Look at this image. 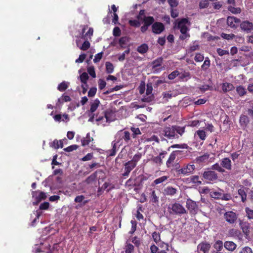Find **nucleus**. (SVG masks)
I'll return each instance as SVG.
<instances>
[{"instance_id": "c03bdc74", "label": "nucleus", "mask_w": 253, "mask_h": 253, "mask_svg": "<svg viewBox=\"0 0 253 253\" xmlns=\"http://www.w3.org/2000/svg\"><path fill=\"white\" fill-rule=\"evenodd\" d=\"M211 61L208 57H206L204 63L201 66V68L204 71H206L210 66Z\"/></svg>"}, {"instance_id": "09e8293b", "label": "nucleus", "mask_w": 253, "mask_h": 253, "mask_svg": "<svg viewBox=\"0 0 253 253\" xmlns=\"http://www.w3.org/2000/svg\"><path fill=\"white\" fill-rule=\"evenodd\" d=\"M229 11L233 14H239L241 12V9L239 7H235L233 6H229L228 7Z\"/></svg>"}, {"instance_id": "f3484780", "label": "nucleus", "mask_w": 253, "mask_h": 253, "mask_svg": "<svg viewBox=\"0 0 253 253\" xmlns=\"http://www.w3.org/2000/svg\"><path fill=\"white\" fill-rule=\"evenodd\" d=\"M249 118L247 116L245 115H241L239 119V123L241 127L243 130L247 129V126L249 124Z\"/></svg>"}, {"instance_id": "f704fd0d", "label": "nucleus", "mask_w": 253, "mask_h": 253, "mask_svg": "<svg viewBox=\"0 0 253 253\" xmlns=\"http://www.w3.org/2000/svg\"><path fill=\"white\" fill-rule=\"evenodd\" d=\"M213 247L215 251L213 252H220L223 249V243L220 240L217 241L213 245Z\"/></svg>"}, {"instance_id": "0e129e2a", "label": "nucleus", "mask_w": 253, "mask_h": 253, "mask_svg": "<svg viewBox=\"0 0 253 253\" xmlns=\"http://www.w3.org/2000/svg\"><path fill=\"white\" fill-rule=\"evenodd\" d=\"M216 51L218 54L220 56L229 54V51L228 50L222 49L221 48H218Z\"/></svg>"}, {"instance_id": "de8ad7c7", "label": "nucleus", "mask_w": 253, "mask_h": 253, "mask_svg": "<svg viewBox=\"0 0 253 253\" xmlns=\"http://www.w3.org/2000/svg\"><path fill=\"white\" fill-rule=\"evenodd\" d=\"M211 168L212 169L216 170L218 172L223 173L225 172V169L222 168L221 165H219L218 163H215L211 166Z\"/></svg>"}, {"instance_id": "4468645a", "label": "nucleus", "mask_w": 253, "mask_h": 253, "mask_svg": "<svg viewBox=\"0 0 253 253\" xmlns=\"http://www.w3.org/2000/svg\"><path fill=\"white\" fill-rule=\"evenodd\" d=\"M136 167V164L131 162V161H128L125 164V172L122 174L124 177L128 176L130 171Z\"/></svg>"}, {"instance_id": "1a4fd4ad", "label": "nucleus", "mask_w": 253, "mask_h": 253, "mask_svg": "<svg viewBox=\"0 0 253 253\" xmlns=\"http://www.w3.org/2000/svg\"><path fill=\"white\" fill-rule=\"evenodd\" d=\"M151 25L152 31L155 34H160L165 29V25L160 22H154Z\"/></svg>"}, {"instance_id": "5701e85b", "label": "nucleus", "mask_w": 253, "mask_h": 253, "mask_svg": "<svg viewBox=\"0 0 253 253\" xmlns=\"http://www.w3.org/2000/svg\"><path fill=\"white\" fill-rule=\"evenodd\" d=\"M177 192V189L171 186H169L166 187L163 191V193L165 195L173 196Z\"/></svg>"}, {"instance_id": "a18cd8bd", "label": "nucleus", "mask_w": 253, "mask_h": 253, "mask_svg": "<svg viewBox=\"0 0 253 253\" xmlns=\"http://www.w3.org/2000/svg\"><path fill=\"white\" fill-rule=\"evenodd\" d=\"M201 140H205L206 138V132L203 130H198L196 133Z\"/></svg>"}, {"instance_id": "2f4dec72", "label": "nucleus", "mask_w": 253, "mask_h": 253, "mask_svg": "<svg viewBox=\"0 0 253 253\" xmlns=\"http://www.w3.org/2000/svg\"><path fill=\"white\" fill-rule=\"evenodd\" d=\"M149 49L148 45L146 43H143L137 47V51L141 53H146Z\"/></svg>"}, {"instance_id": "864d4df0", "label": "nucleus", "mask_w": 253, "mask_h": 253, "mask_svg": "<svg viewBox=\"0 0 253 253\" xmlns=\"http://www.w3.org/2000/svg\"><path fill=\"white\" fill-rule=\"evenodd\" d=\"M93 29L92 28H89L88 31L85 34H83L82 39L87 40L88 38H90V37L93 35Z\"/></svg>"}, {"instance_id": "338daca9", "label": "nucleus", "mask_w": 253, "mask_h": 253, "mask_svg": "<svg viewBox=\"0 0 253 253\" xmlns=\"http://www.w3.org/2000/svg\"><path fill=\"white\" fill-rule=\"evenodd\" d=\"M221 37L224 39L229 40L233 39L235 37V35L233 34H227L222 33L221 34Z\"/></svg>"}, {"instance_id": "774afa93", "label": "nucleus", "mask_w": 253, "mask_h": 253, "mask_svg": "<svg viewBox=\"0 0 253 253\" xmlns=\"http://www.w3.org/2000/svg\"><path fill=\"white\" fill-rule=\"evenodd\" d=\"M239 253H253L252 249L249 247H245L242 249Z\"/></svg>"}, {"instance_id": "6ab92c4d", "label": "nucleus", "mask_w": 253, "mask_h": 253, "mask_svg": "<svg viewBox=\"0 0 253 253\" xmlns=\"http://www.w3.org/2000/svg\"><path fill=\"white\" fill-rule=\"evenodd\" d=\"M220 165L223 169H225L229 170L232 169L231 161L228 158H224L222 159L221 161Z\"/></svg>"}, {"instance_id": "4d7b16f0", "label": "nucleus", "mask_w": 253, "mask_h": 253, "mask_svg": "<svg viewBox=\"0 0 253 253\" xmlns=\"http://www.w3.org/2000/svg\"><path fill=\"white\" fill-rule=\"evenodd\" d=\"M90 44L89 42L87 40H85L80 48L81 49L85 51L88 49L90 47Z\"/></svg>"}, {"instance_id": "cd10ccee", "label": "nucleus", "mask_w": 253, "mask_h": 253, "mask_svg": "<svg viewBox=\"0 0 253 253\" xmlns=\"http://www.w3.org/2000/svg\"><path fill=\"white\" fill-rule=\"evenodd\" d=\"M180 32L182 34L180 35L179 37V39L181 40H184L187 38L190 37V35L187 34V32L188 31V29L187 27H181V28L179 29Z\"/></svg>"}, {"instance_id": "49530a36", "label": "nucleus", "mask_w": 253, "mask_h": 253, "mask_svg": "<svg viewBox=\"0 0 253 253\" xmlns=\"http://www.w3.org/2000/svg\"><path fill=\"white\" fill-rule=\"evenodd\" d=\"M150 201L154 203L157 204L159 201V197L156 194L155 191L153 190L150 197Z\"/></svg>"}, {"instance_id": "603ef678", "label": "nucleus", "mask_w": 253, "mask_h": 253, "mask_svg": "<svg viewBox=\"0 0 253 253\" xmlns=\"http://www.w3.org/2000/svg\"><path fill=\"white\" fill-rule=\"evenodd\" d=\"M130 130L133 132L132 136L134 138L136 137L137 135L141 134V131L138 127H131Z\"/></svg>"}, {"instance_id": "ddd939ff", "label": "nucleus", "mask_w": 253, "mask_h": 253, "mask_svg": "<svg viewBox=\"0 0 253 253\" xmlns=\"http://www.w3.org/2000/svg\"><path fill=\"white\" fill-rule=\"evenodd\" d=\"M204 179L208 181H213L216 180L218 178L217 173L212 170H208L205 171L203 174Z\"/></svg>"}, {"instance_id": "052dcab7", "label": "nucleus", "mask_w": 253, "mask_h": 253, "mask_svg": "<svg viewBox=\"0 0 253 253\" xmlns=\"http://www.w3.org/2000/svg\"><path fill=\"white\" fill-rule=\"evenodd\" d=\"M134 247L130 244H128L126 245L125 248L126 253H132L133 252Z\"/></svg>"}, {"instance_id": "bf43d9fd", "label": "nucleus", "mask_w": 253, "mask_h": 253, "mask_svg": "<svg viewBox=\"0 0 253 253\" xmlns=\"http://www.w3.org/2000/svg\"><path fill=\"white\" fill-rule=\"evenodd\" d=\"M178 76H179V78L180 79L183 80L186 78H190V74L189 72L184 71V72L179 73V74Z\"/></svg>"}, {"instance_id": "f8f14e48", "label": "nucleus", "mask_w": 253, "mask_h": 253, "mask_svg": "<svg viewBox=\"0 0 253 253\" xmlns=\"http://www.w3.org/2000/svg\"><path fill=\"white\" fill-rule=\"evenodd\" d=\"M240 22V19L234 16H228L227 19V25L232 28H237Z\"/></svg>"}, {"instance_id": "39448f33", "label": "nucleus", "mask_w": 253, "mask_h": 253, "mask_svg": "<svg viewBox=\"0 0 253 253\" xmlns=\"http://www.w3.org/2000/svg\"><path fill=\"white\" fill-rule=\"evenodd\" d=\"M210 196L215 199H221L225 201H228L232 199L230 194L224 193L223 191L222 190L219 191H211L210 192Z\"/></svg>"}, {"instance_id": "e2e57ef3", "label": "nucleus", "mask_w": 253, "mask_h": 253, "mask_svg": "<svg viewBox=\"0 0 253 253\" xmlns=\"http://www.w3.org/2000/svg\"><path fill=\"white\" fill-rule=\"evenodd\" d=\"M78 148L77 145H72L64 149V150L66 152H72L74 150H76Z\"/></svg>"}, {"instance_id": "6e6d98bb", "label": "nucleus", "mask_w": 253, "mask_h": 253, "mask_svg": "<svg viewBox=\"0 0 253 253\" xmlns=\"http://www.w3.org/2000/svg\"><path fill=\"white\" fill-rule=\"evenodd\" d=\"M142 156V155L140 153H138L134 155L132 159L130 161H131L132 163H134L137 165V163L140 160Z\"/></svg>"}, {"instance_id": "13d9d810", "label": "nucleus", "mask_w": 253, "mask_h": 253, "mask_svg": "<svg viewBox=\"0 0 253 253\" xmlns=\"http://www.w3.org/2000/svg\"><path fill=\"white\" fill-rule=\"evenodd\" d=\"M179 74V72L177 70H175L168 75V78L171 80H173L178 76Z\"/></svg>"}, {"instance_id": "c9c22d12", "label": "nucleus", "mask_w": 253, "mask_h": 253, "mask_svg": "<svg viewBox=\"0 0 253 253\" xmlns=\"http://www.w3.org/2000/svg\"><path fill=\"white\" fill-rule=\"evenodd\" d=\"M102 188L106 190L107 192H109L110 191L115 188V185L112 183L105 182L103 184Z\"/></svg>"}, {"instance_id": "dca6fc26", "label": "nucleus", "mask_w": 253, "mask_h": 253, "mask_svg": "<svg viewBox=\"0 0 253 253\" xmlns=\"http://www.w3.org/2000/svg\"><path fill=\"white\" fill-rule=\"evenodd\" d=\"M211 248V245L207 242H202L199 244L197 246L198 252H201L203 253H209Z\"/></svg>"}, {"instance_id": "f03ea898", "label": "nucleus", "mask_w": 253, "mask_h": 253, "mask_svg": "<svg viewBox=\"0 0 253 253\" xmlns=\"http://www.w3.org/2000/svg\"><path fill=\"white\" fill-rule=\"evenodd\" d=\"M136 19L143 22V25L141 27L140 30L143 33L146 32L149 26H150L155 21V19L151 16H146L145 10L141 9L138 14L136 16Z\"/></svg>"}, {"instance_id": "5fc2aeb1", "label": "nucleus", "mask_w": 253, "mask_h": 253, "mask_svg": "<svg viewBox=\"0 0 253 253\" xmlns=\"http://www.w3.org/2000/svg\"><path fill=\"white\" fill-rule=\"evenodd\" d=\"M87 71L88 73L92 78H95L96 77V73L95 72L94 67L93 66H90L87 67Z\"/></svg>"}, {"instance_id": "9b49d317", "label": "nucleus", "mask_w": 253, "mask_h": 253, "mask_svg": "<svg viewBox=\"0 0 253 253\" xmlns=\"http://www.w3.org/2000/svg\"><path fill=\"white\" fill-rule=\"evenodd\" d=\"M240 28L246 33H250L253 31V24L249 21H244L240 23Z\"/></svg>"}, {"instance_id": "393cba45", "label": "nucleus", "mask_w": 253, "mask_h": 253, "mask_svg": "<svg viewBox=\"0 0 253 253\" xmlns=\"http://www.w3.org/2000/svg\"><path fill=\"white\" fill-rule=\"evenodd\" d=\"M224 247L229 251H233L236 249L237 245L232 241H226L224 244Z\"/></svg>"}, {"instance_id": "37998d69", "label": "nucleus", "mask_w": 253, "mask_h": 253, "mask_svg": "<svg viewBox=\"0 0 253 253\" xmlns=\"http://www.w3.org/2000/svg\"><path fill=\"white\" fill-rule=\"evenodd\" d=\"M188 20L187 18H182L177 23V28L179 29L181 28V27H187L186 25V23H187Z\"/></svg>"}, {"instance_id": "c85d7f7f", "label": "nucleus", "mask_w": 253, "mask_h": 253, "mask_svg": "<svg viewBox=\"0 0 253 253\" xmlns=\"http://www.w3.org/2000/svg\"><path fill=\"white\" fill-rule=\"evenodd\" d=\"M100 103L99 100L97 98L95 99L90 104V112L91 113H94L98 108Z\"/></svg>"}, {"instance_id": "69168bd1", "label": "nucleus", "mask_w": 253, "mask_h": 253, "mask_svg": "<svg viewBox=\"0 0 253 253\" xmlns=\"http://www.w3.org/2000/svg\"><path fill=\"white\" fill-rule=\"evenodd\" d=\"M204 59L203 55L199 53H196L194 57V60L196 62H202Z\"/></svg>"}, {"instance_id": "7c9ffc66", "label": "nucleus", "mask_w": 253, "mask_h": 253, "mask_svg": "<svg viewBox=\"0 0 253 253\" xmlns=\"http://www.w3.org/2000/svg\"><path fill=\"white\" fill-rule=\"evenodd\" d=\"M93 140V138L90 137V134L88 133L85 138L82 140V145L83 146L88 145L89 143Z\"/></svg>"}, {"instance_id": "423d86ee", "label": "nucleus", "mask_w": 253, "mask_h": 253, "mask_svg": "<svg viewBox=\"0 0 253 253\" xmlns=\"http://www.w3.org/2000/svg\"><path fill=\"white\" fill-rule=\"evenodd\" d=\"M164 58L162 57H159L155 59L152 62V68L155 73H158L165 69V67L162 66Z\"/></svg>"}, {"instance_id": "680f3d73", "label": "nucleus", "mask_w": 253, "mask_h": 253, "mask_svg": "<svg viewBox=\"0 0 253 253\" xmlns=\"http://www.w3.org/2000/svg\"><path fill=\"white\" fill-rule=\"evenodd\" d=\"M97 88L95 87H91L88 92V96L89 97H93L96 93Z\"/></svg>"}, {"instance_id": "c756f323", "label": "nucleus", "mask_w": 253, "mask_h": 253, "mask_svg": "<svg viewBox=\"0 0 253 253\" xmlns=\"http://www.w3.org/2000/svg\"><path fill=\"white\" fill-rule=\"evenodd\" d=\"M193 184L196 186H199L202 184V181L199 179L198 175H192L188 178Z\"/></svg>"}, {"instance_id": "9d476101", "label": "nucleus", "mask_w": 253, "mask_h": 253, "mask_svg": "<svg viewBox=\"0 0 253 253\" xmlns=\"http://www.w3.org/2000/svg\"><path fill=\"white\" fill-rule=\"evenodd\" d=\"M195 168L194 165L187 164L181 169H178L177 171L179 173L183 175H188L191 173Z\"/></svg>"}, {"instance_id": "8fccbe9b", "label": "nucleus", "mask_w": 253, "mask_h": 253, "mask_svg": "<svg viewBox=\"0 0 253 253\" xmlns=\"http://www.w3.org/2000/svg\"><path fill=\"white\" fill-rule=\"evenodd\" d=\"M88 78V74L84 72L80 75L81 82L84 84H86Z\"/></svg>"}, {"instance_id": "6e6552de", "label": "nucleus", "mask_w": 253, "mask_h": 253, "mask_svg": "<svg viewBox=\"0 0 253 253\" xmlns=\"http://www.w3.org/2000/svg\"><path fill=\"white\" fill-rule=\"evenodd\" d=\"M32 196L34 199V205L39 204L42 200H44L46 198V194L42 191H35L32 192Z\"/></svg>"}, {"instance_id": "f257e3e1", "label": "nucleus", "mask_w": 253, "mask_h": 253, "mask_svg": "<svg viewBox=\"0 0 253 253\" xmlns=\"http://www.w3.org/2000/svg\"><path fill=\"white\" fill-rule=\"evenodd\" d=\"M185 132V127L178 126H166L161 131V135L168 139H178Z\"/></svg>"}, {"instance_id": "b1692460", "label": "nucleus", "mask_w": 253, "mask_h": 253, "mask_svg": "<svg viewBox=\"0 0 253 253\" xmlns=\"http://www.w3.org/2000/svg\"><path fill=\"white\" fill-rule=\"evenodd\" d=\"M246 188L244 186H242L238 190V194L241 199V201L245 203L247 200V193L245 191Z\"/></svg>"}, {"instance_id": "3c124183", "label": "nucleus", "mask_w": 253, "mask_h": 253, "mask_svg": "<svg viewBox=\"0 0 253 253\" xmlns=\"http://www.w3.org/2000/svg\"><path fill=\"white\" fill-rule=\"evenodd\" d=\"M128 24L130 26L134 27H139L141 25L140 22L137 19V20H129Z\"/></svg>"}, {"instance_id": "72a5a7b5", "label": "nucleus", "mask_w": 253, "mask_h": 253, "mask_svg": "<svg viewBox=\"0 0 253 253\" xmlns=\"http://www.w3.org/2000/svg\"><path fill=\"white\" fill-rule=\"evenodd\" d=\"M189 146L186 143H183L181 144H173L171 146L169 147L168 149V151H169L170 148H181V149H188Z\"/></svg>"}, {"instance_id": "a19ab883", "label": "nucleus", "mask_w": 253, "mask_h": 253, "mask_svg": "<svg viewBox=\"0 0 253 253\" xmlns=\"http://www.w3.org/2000/svg\"><path fill=\"white\" fill-rule=\"evenodd\" d=\"M112 148L108 151L107 153L109 156H114L116 154V143L114 141L112 142Z\"/></svg>"}, {"instance_id": "58836bf2", "label": "nucleus", "mask_w": 253, "mask_h": 253, "mask_svg": "<svg viewBox=\"0 0 253 253\" xmlns=\"http://www.w3.org/2000/svg\"><path fill=\"white\" fill-rule=\"evenodd\" d=\"M97 171H95L94 173L89 176L86 179L85 182L87 184H89L96 180L97 177Z\"/></svg>"}, {"instance_id": "4be33fe9", "label": "nucleus", "mask_w": 253, "mask_h": 253, "mask_svg": "<svg viewBox=\"0 0 253 253\" xmlns=\"http://www.w3.org/2000/svg\"><path fill=\"white\" fill-rule=\"evenodd\" d=\"M167 154V152L166 151H163L160 153L159 155L156 157H154L151 159L152 161L156 164H158L160 165L163 164V160H162V155H166Z\"/></svg>"}, {"instance_id": "412c9836", "label": "nucleus", "mask_w": 253, "mask_h": 253, "mask_svg": "<svg viewBox=\"0 0 253 253\" xmlns=\"http://www.w3.org/2000/svg\"><path fill=\"white\" fill-rule=\"evenodd\" d=\"M240 225L244 233L247 236L248 235L250 232V224L240 220Z\"/></svg>"}, {"instance_id": "a878e982", "label": "nucleus", "mask_w": 253, "mask_h": 253, "mask_svg": "<svg viewBox=\"0 0 253 253\" xmlns=\"http://www.w3.org/2000/svg\"><path fill=\"white\" fill-rule=\"evenodd\" d=\"M233 84L229 83H224L222 84V89L224 93L232 91L234 89Z\"/></svg>"}, {"instance_id": "2eb2a0df", "label": "nucleus", "mask_w": 253, "mask_h": 253, "mask_svg": "<svg viewBox=\"0 0 253 253\" xmlns=\"http://www.w3.org/2000/svg\"><path fill=\"white\" fill-rule=\"evenodd\" d=\"M224 216L226 221L230 224L234 223L237 219L236 214L233 211L226 212Z\"/></svg>"}, {"instance_id": "20e7f679", "label": "nucleus", "mask_w": 253, "mask_h": 253, "mask_svg": "<svg viewBox=\"0 0 253 253\" xmlns=\"http://www.w3.org/2000/svg\"><path fill=\"white\" fill-rule=\"evenodd\" d=\"M147 179V177L144 175H140L138 176L136 179L130 177L126 182V186L129 189L132 188L134 186H140L142 185L144 181Z\"/></svg>"}, {"instance_id": "473e14b6", "label": "nucleus", "mask_w": 253, "mask_h": 253, "mask_svg": "<svg viewBox=\"0 0 253 253\" xmlns=\"http://www.w3.org/2000/svg\"><path fill=\"white\" fill-rule=\"evenodd\" d=\"M236 91L240 96H243L247 93L245 88L242 85L237 86L236 87Z\"/></svg>"}, {"instance_id": "a211bd4d", "label": "nucleus", "mask_w": 253, "mask_h": 253, "mask_svg": "<svg viewBox=\"0 0 253 253\" xmlns=\"http://www.w3.org/2000/svg\"><path fill=\"white\" fill-rule=\"evenodd\" d=\"M169 210L171 214H182L186 212L183 207H169Z\"/></svg>"}, {"instance_id": "ea45409f", "label": "nucleus", "mask_w": 253, "mask_h": 253, "mask_svg": "<svg viewBox=\"0 0 253 253\" xmlns=\"http://www.w3.org/2000/svg\"><path fill=\"white\" fill-rule=\"evenodd\" d=\"M105 121H103L104 123H107L108 122H110L112 120L110 118L113 114V112L111 110H106L104 112Z\"/></svg>"}, {"instance_id": "79ce46f5", "label": "nucleus", "mask_w": 253, "mask_h": 253, "mask_svg": "<svg viewBox=\"0 0 253 253\" xmlns=\"http://www.w3.org/2000/svg\"><path fill=\"white\" fill-rule=\"evenodd\" d=\"M168 178H169V177L167 176H163L158 178H157L155 180H154V181H153V185H155L160 184V183L164 182L166 180H167Z\"/></svg>"}, {"instance_id": "aec40b11", "label": "nucleus", "mask_w": 253, "mask_h": 253, "mask_svg": "<svg viewBox=\"0 0 253 253\" xmlns=\"http://www.w3.org/2000/svg\"><path fill=\"white\" fill-rule=\"evenodd\" d=\"M49 207H40L39 209L36 211H34L33 212V214L36 216L35 218L34 219L33 221L32 222V225L34 226L35 224V223L37 221V219L39 218V216L42 214V210H47Z\"/></svg>"}, {"instance_id": "4c0bfd02", "label": "nucleus", "mask_w": 253, "mask_h": 253, "mask_svg": "<svg viewBox=\"0 0 253 253\" xmlns=\"http://www.w3.org/2000/svg\"><path fill=\"white\" fill-rule=\"evenodd\" d=\"M68 87V83L65 81H63L59 84L57 86V89L60 91H65Z\"/></svg>"}, {"instance_id": "7ed1b4c3", "label": "nucleus", "mask_w": 253, "mask_h": 253, "mask_svg": "<svg viewBox=\"0 0 253 253\" xmlns=\"http://www.w3.org/2000/svg\"><path fill=\"white\" fill-rule=\"evenodd\" d=\"M182 153V151L175 150L172 151L170 153L168 160L166 162V166L167 168H173L176 170H177L178 169H179V164L178 163L175 162V160L176 157L181 155Z\"/></svg>"}, {"instance_id": "0eeeda50", "label": "nucleus", "mask_w": 253, "mask_h": 253, "mask_svg": "<svg viewBox=\"0 0 253 253\" xmlns=\"http://www.w3.org/2000/svg\"><path fill=\"white\" fill-rule=\"evenodd\" d=\"M116 137H118L117 143H119L121 140H124L126 144H128L131 142L130 138V133L128 131L121 130L116 134Z\"/></svg>"}, {"instance_id": "e433bc0d", "label": "nucleus", "mask_w": 253, "mask_h": 253, "mask_svg": "<svg viewBox=\"0 0 253 253\" xmlns=\"http://www.w3.org/2000/svg\"><path fill=\"white\" fill-rule=\"evenodd\" d=\"M106 72L108 74H111L114 72V67L113 64L110 62H106L105 63Z\"/></svg>"}, {"instance_id": "bb28decb", "label": "nucleus", "mask_w": 253, "mask_h": 253, "mask_svg": "<svg viewBox=\"0 0 253 253\" xmlns=\"http://www.w3.org/2000/svg\"><path fill=\"white\" fill-rule=\"evenodd\" d=\"M129 38L126 36L121 37L119 41V44L122 48H125L127 46Z\"/></svg>"}]
</instances>
